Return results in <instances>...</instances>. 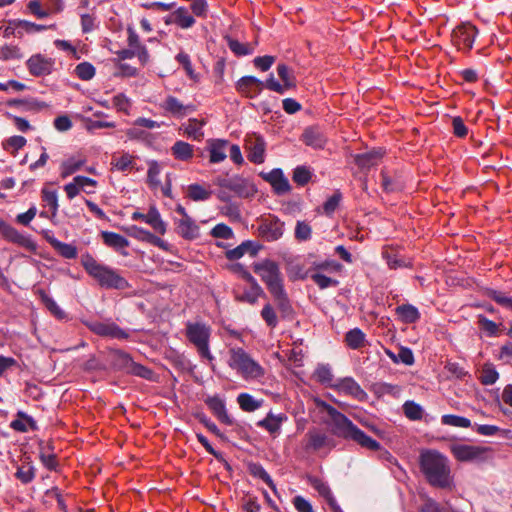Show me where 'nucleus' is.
<instances>
[{
	"label": "nucleus",
	"mask_w": 512,
	"mask_h": 512,
	"mask_svg": "<svg viewBox=\"0 0 512 512\" xmlns=\"http://www.w3.org/2000/svg\"><path fill=\"white\" fill-rule=\"evenodd\" d=\"M419 466L420 471L431 486L442 489L453 487L449 460L440 452L436 450L422 451L419 457Z\"/></svg>",
	"instance_id": "nucleus-1"
},
{
	"label": "nucleus",
	"mask_w": 512,
	"mask_h": 512,
	"mask_svg": "<svg viewBox=\"0 0 512 512\" xmlns=\"http://www.w3.org/2000/svg\"><path fill=\"white\" fill-rule=\"evenodd\" d=\"M317 407L322 412L327 413L336 430V433L345 438L356 442L362 448L370 451H378L381 445L376 440L372 439L365 432L359 429L348 417L339 412L333 406L324 401H317Z\"/></svg>",
	"instance_id": "nucleus-2"
},
{
	"label": "nucleus",
	"mask_w": 512,
	"mask_h": 512,
	"mask_svg": "<svg viewBox=\"0 0 512 512\" xmlns=\"http://www.w3.org/2000/svg\"><path fill=\"white\" fill-rule=\"evenodd\" d=\"M253 269L265 283L278 309L284 314L290 313L292 307L284 289L283 277L279 265L275 261L266 259L254 264Z\"/></svg>",
	"instance_id": "nucleus-3"
},
{
	"label": "nucleus",
	"mask_w": 512,
	"mask_h": 512,
	"mask_svg": "<svg viewBox=\"0 0 512 512\" xmlns=\"http://www.w3.org/2000/svg\"><path fill=\"white\" fill-rule=\"evenodd\" d=\"M81 265L87 274L103 288L124 290L129 287L128 281L115 269L98 262L88 253L81 256Z\"/></svg>",
	"instance_id": "nucleus-4"
},
{
	"label": "nucleus",
	"mask_w": 512,
	"mask_h": 512,
	"mask_svg": "<svg viewBox=\"0 0 512 512\" xmlns=\"http://www.w3.org/2000/svg\"><path fill=\"white\" fill-rule=\"evenodd\" d=\"M228 366L246 381H260L265 376V368L241 347L228 349Z\"/></svg>",
	"instance_id": "nucleus-5"
},
{
	"label": "nucleus",
	"mask_w": 512,
	"mask_h": 512,
	"mask_svg": "<svg viewBox=\"0 0 512 512\" xmlns=\"http://www.w3.org/2000/svg\"><path fill=\"white\" fill-rule=\"evenodd\" d=\"M212 328L203 321H188L185 324V336L188 342L196 349L200 358L212 363L214 356L210 350Z\"/></svg>",
	"instance_id": "nucleus-6"
},
{
	"label": "nucleus",
	"mask_w": 512,
	"mask_h": 512,
	"mask_svg": "<svg viewBox=\"0 0 512 512\" xmlns=\"http://www.w3.org/2000/svg\"><path fill=\"white\" fill-rule=\"evenodd\" d=\"M450 451L460 462L482 463L492 458L493 450L488 446L453 443Z\"/></svg>",
	"instance_id": "nucleus-7"
},
{
	"label": "nucleus",
	"mask_w": 512,
	"mask_h": 512,
	"mask_svg": "<svg viewBox=\"0 0 512 512\" xmlns=\"http://www.w3.org/2000/svg\"><path fill=\"white\" fill-rule=\"evenodd\" d=\"M478 29L469 22L461 23L456 26L451 34L452 44L462 52H468L472 49Z\"/></svg>",
	"instance_id": "nucleus-8"
},
{
	"label": "nucleus",
	"mask_w": 512,
	"mask_h": 512,
	"mask_svg": "<svg viewBox=\"0 0 512 512\" xmlns=\"http://www.w3.org/2000/svg\"><path fill=\"white\" fill-rule=\"evenodd\" d=\"M85 325L91 332L101 337L112 339H127L129 337V334L125 330L110 320L86 321Z\"/></svg>",
	"instance_id": "nucleus-9"
},
{
	"label": "nucleus",
	"mask_w": 512,
	"mask_h": 512,
	"mask_svg": "<svg viewBox=\"0 0 512 512\" xmlns=\"http://www.w3.org/2000/svg\"><path fill=\"white\" fill-rule=\"evenodd\" d=\"M247 158L254 164H261L265 160L266 143L262 136L252 133L245 138Z\"/></svg>",
	"instance_id": "nucleus-10"
},
{
	"label": "nucleus",
	"mask_w": 512,
	"mask_h": 512,
	"mask_svg": "<svg viewBox=\"0 0 512 512\" xmlns=\"http://www.w3.org/2000/svg\"><path fill=\"white\" fill-rule=\"evenodd\" d=\"M98 183L96 180L85 177V176H75L73 180L64 186V191L69 200L74 199L80 192H84L86 194H92L95 192Z\"/></svg>",
	"instance_id": "nucleus-11"
},
{
	"label": "nucleus",
	"mask_w": 512,
	"mask_h": 512,
	"mask_svg": "<svg viewBox=\"0 0 512 512\" xmlns=\"http://www.w3.org/2000/svg\"><path fill=\"white\" fill-rule=\"evenodd\" d=\"M55 60L42 54L32 55L26 62L27 69L32 76L43 77L50 75L54 70Z\"/></svg>",
	"instance_id": "nucleus-12"
},
{
	"label": "nucleus",
	"mask_w": 512,
	"mask_h": 512,
	"mask_svg": "<svg viewBox=\"0 0 512 512\" xmlns=\"http://www.w3.org/2000/svg\"><path fill=\"white\" fill-rule=\"evenodd\" d=\"M0 233L5 240L15 243L30 251H33L36 248L35 243L30 237L21 234L2 219H0Z\"/></svg>",
	"instance_id": "nucleus-13"
},
{
	"label": "nucleus",
	"mask_w": 512,
	"mask_h": 512,
	"mask_svg": "<svg viewBox=\"0 0 512 512\" xmlns=\"http://www.w3.org/2000/svg\"><path fill=\"white\" fill-rule=\"evenodd\" d=\"M284 223L276 217L262 221L258 227L259 235L266 241H276L283 235Z\"/></svg>",
	"instance_id": "nucleus-14"
},
{
	"label": "nucleus",
	"mask_w": 512,
	"mask_h": 512,
	"mask_svg": "<svg viewBox=\"0 0 512 512\" xmlns=\"http://www.w3.org/2000/svg\"><path fill=\"white\" fill-rule=\"evenodd\" d=\"M261 177L267 181L277 195H284L291 190L288 179L284 176L283 171L275 168L267 173H261Z\"/></svg>",
	"instance_id": "nucleus-15"
},
{
	"label": "nucleus",
	"mask_w": 512,
	"mask_h": 512,
	"mask_svg": "<svg viewBox=\"0 0 512 512\" xmlns=\"http://www.w3.org/2000/svg\"><path fill=\"white\" fill-rule=\"evenodd\" d=\"M333 388L337 392L352 396L359 401H365L368 398L367 393L351 377L340 379L335 385H333Z\"/></svg>",
	"instance_id": "nucleus-16"
},
{
	"label": "nucleus",
	"mask_w": 512,
	"mask_h": 512,
	"mask_svg": "<svg viewBox=\"0 0 512 512\" xmlns=\"http://www.w3.org/2000/svg\"><path fill=\"white\" fill-rule=\"evenodd\" d=\"M205 404L214 414V416L223 424L232 426L234 419L228 414L226 410L225 401L219 396H209L204 400Z\"/></svg>",
	"instance_id": "nucleus-17"
},
{
	"label": "nucleus",
	"mask_w": 512,
	"mask_h": 512,
	"mask_svg": "<svg viewBox=\"0 0 512 512\" xmlns=\"http://www.w3.org/2000/svg\"><path fill=\"white\" fill-rule=\"evenodd\" d=\"M216 184L233 191L240 197H247L251 192H254L253 186L248 185V182L240 177L218 178Z\"/></svg>",
	"instance_id": "nucleus-18"
},
{
	"label": "nucleus",
	"mask_w": 512,
	"mask_h": 512,
	"mask_svg": "<svg viewBox=\"0 0 512 512\" xmlns=\"http://www.w3.org/2000/svg\"><path fill=\"white\" fill-rule=\"evenodd\" d=\"M263 87L264 83L254 76H244L236 84L238 92L248 98H254L259 95Z\"/></svg>",
	"instance_id": "nucleus-19"
},
{
	"label": "nucleus",
	"mask_w": 512,
	"mask_h": 512,
	"mask_svg": "<svg viewBox=\"0 0 512 512\" xmlns=\"http://www.w3.org/2000/svg\"><path fill=\"white\" fill-rule=\"evenodd\" d=\"M288 417L284 413L274 414L269 412L266 417L257 422V426L265 429L270 435L276 437L280 434L282 424Z\"/></svg>",
	"instance_id": "nucleus-20"
},
{
	"label": "nucleus",
	"mask_w": 512,
	"mask_h": 512,
	"mask_svg": "<svg viewBox=\"0 0 512 512\" xmlns=\"http://www.w3.org/2000/svg\"><path fill=\"white\" fill-rule=\"evenodd\" d=\"M161 107L174 117H184L190 112L195 111L194 105H184L179 99L174 96H168Z\"/></svg>",
	"instance_id": "nucleus-21"
},
{
	"label": "nucleus",
	"mask_w": 512,
	"mask_h": 512,
	"mask_svg": "<svg viewBox=\"0 0 512 512\" xmlns=\"http://www.w3.org/2000/svg\"><path fill=\"white\" fill-rule=\"evenodd\" d=\"M229 142L223 139L208 140V151L210 163L216 164L223 162L227 157V148Z\"/></svg>",
	"instance_id": "nucleus-22"
},
{
	"label": "nucleus",
	"mask_w": 512,
	"mask_h": 512,
	"mask_svg": "<svg viewBox=\"0 0 512 512\" xmlns=\"http://www.w3.org/2000/svg\"><path fill=\"white\" fill-rule=\"evenodd\" d=\"M127 33L128 47L137 52V58L142 65L147 64L150 56L146 46L141 43L138 34L135 32L133 28L128 27Z\"/></svg>",
	"instance_id": "nucleus-23"
},
{
	"label": "nucleus",
	"mask_w": 512,
	"mask_h": 512,
	"mask_svg": "<svg viewBox=\"0 0 512 512\" xmlns=\"http://www.w3.org/2000/svg\"><path fill=\"white\" fill-rule=\"evenodd\" d=\"M260 249V246L254 241H244L234 249L227 250L225 256L228 260L234 261L243 257L245 254L250 256H256Z\"/></svg>",
	"instance_id": "nucleus-24"
},
{
	"label": "nucleus",
	"mask_w": 512,
	"mask_h": 512,
	"mask_svg": "<svg viewBox=\"0 0 512 512\" xmlns=\"http://www.w3.org/2000/svg\"><path fill=\"white\" fill-rule=\"evenodd\" d=\"M305 441L307 451H319L329 445L330 439L324 432L314 429L307 432Z\"/></svg>",
	"instance_id": "nucleus-25"
},
{
	"label": "nucleus",
	"mask_w": 512,
	"mask_h": 512,
	"mask_svg": "<svg viewBox=\"0 0 512 512\" xmlns=\"http://www.w3.org/2000/svg\"><path fill=\"white\" fill-rule=\"evenodd\" d=\"M176 232L186 240H193L199 235V227L191 217L181 218L175 222Z\"/></svg>",
	"instance_id": "nucleus-26"
},
{
	"label": "nucleus",
	"mask_w": 512,
	"mask_h": 512,
	"mask_svg": "<svg viewBox=\"0 0 512 512\" xmlns=\"http://www.w3.org/2000/svg\"><path fill=\"white\" fill-rule=\"evenodd\" d=\"M205 124L206 121L203 119L198 120L196 118H190L185 124H183L184 133L188 138H191L195 141H201L204 137L202 128Z\"/></svg>",
	"instance_id": "nucleus-27"
},
{
	"label": "nucleus",
	"mask_w": 512,
	"mask_h": 512,
	"mask_svg": "<svg viewBox=\"0 0 512 512\" xmlns=\"http://www.w3.org/2000/svg\"><path fill=\"white\" fill-rule=\"evenodd\" d=\"M111 165L117 171H131L136 166V158L127 152H123L119 155H113Z\"/></svg>",
	"instance_id": "nucleus-28"
},
{
	"label": "nucleus",
	"mask_w": 512,
	"mask_h": 512,
	"mask_svg": "<svg viewBox=\"0 0 512 512\" xmlns=\"http://www.w3.org/2000/svg\"><path fill=\"white\" fill-rule=\"evenodd\" d=\"M86 160L82 157H69L64 160L60 165V176L61 178H67L68 176L74 174L75 172L82 169L85 165Z\"/></svg>",
	"instance_id": "nucleus-29"
},
{
	"label": "nucleus",
	"mask_w": 512,
	"mask_h": 512,
	"mask_svg": "<svg viewBox=\"0 0 512 512\" xmlns=\"http://www.w3.org/2000/svg\"><path fill=\"white\" fill-rule=\"evenodd\" d=\"M171 153L177 160L189 161L194 156V147L185 141L179 140L171 147Z\"/></svg>",
	"instance_id": "nucleus-30"
},
{
	"label": "nucleus",
	"mask_w": 512,
	"mask_h": 512,
	"mask_svg": "<svg viewBox=\"0 0 512 512\" xmlns=\"http://www.w3.org/2000/svg\"><path fill=\"white\" fill-rule=\"evenodd\" d=\"M145 223L160 235H164L166 233V223L162 220L161 215L155 206H151L148 209Z\"/></svg>",
	"instance_id": "nucleus-31"
},
{
	"label": "nucleus",
	"mask_w": 512,
	"mask_h": 512,
	"mask_svg": "<svg viewBox=\"0 0 512 512\" xmlns=\"http://www.w3.org/2000/svg\"><path fill=\"white\" fill-rule=\"evenodd\" d=\"M101 237L105 245L118 251L126 249L129 246V241L115 232L103 231Z\"/></svg>",
	"instance_id": "nucleus-32"
},
{
	"label": "nucleus",
	"mask_w": 512,
	"mask_h": 512,
	"mask_svg": "<svg viewBox=\"0 0 512 512\" xmlns=\"http://www.w3.org/2000/svg\"><path fill=\"white\" fill-rule=\"evenodd\" d=\"M17 419L10 423V427L17 432H27L29 429L36 430L37 425L32 417L28 416L22 411L17 413Z\"/></svg>",
	"instance_id": "nucleus-33"
},
{
	"label": "nucleus",
	"mask_w": 512,
	"mask_h": 512,
	"mask_svg": "<svg viewBox=\"0 0 512 512\" xmlns=\"http://www.w3.org/2000/svg\"><path fill=\"white\" fill-rule=\"evenodd\" d=\"M383 154L381 150H372L355 156V163L361 168H370L377 165Z\"/></svg>",
	"instance_id": "nucleus-34"
},
{
	"label": "nucleus",
	"mask_w": 512,
	"mask_h": 512,
	"mask_svg": "<svg viewBox=\"0 0 512 512\" xmlns=\"http://www.w3.org/2000/svg\"><path fill=\"white\" fill-rule=\"evenodd\" d=\"M8 106L16 107L22 112H38L48 108V104L39 101H26V100H11L8 102Z\"/></svg>",
	"instance_id": "nucleus-35"
},
{
	"label": "nucleus",
	"mask_w": 512,
	"mask_h": 512,
	"mask_svg": "<svg viewBox=\"0 0 512 512\" xmlns=\"http://www.w3.org/2000/svg\"><path fill=\"white\" fill-rule=\"evenodd\" d=\"M400 320L406 324L415 323L420 318L418 309L410 304H403L396 308Z\"/></svg>",
	"instance_id": "nucleus-36"
},
{
	"label": "nucleus",
	"mask_w": 512,
	"mask_h": 512,
	"mask_svg": "<svg viewBox=\"0 0 512 512\" xmlns=\"http://www.w3.org/2000/svg\"><path fill=\"white\" fill-rule=\"evenodd\" d=\"M261 294H263L262 288L259 284H255L254 286H250L248 289H244L243 291L237 290L236 299L241 302L255 304Z\"/></svg>",
	"instance_id": "nucleus-37"
},
{
	"label": "nucleus",
	"mask_w": 512,
	"mask_h": 512,
	"mask_svg": "<svg viewBox=\"0 0 512 512\" xmlns=\"http://www.w3.org/2000/svg\"><path fill=\"white\" fill-rule=\"evenodd\" d=\"M174 24L182 29H188L195 24V19L186 8L179 7L174 11Z\"/></svg>",
	"instance_id": "nucleus-38"
},
{
	"label": "nucleus",
	"mask_w": 512,
	"mask_h": 512,
	"mask_svg": "<svg viewBox=\"0 0 512 512\" xmlns=\"http://www.w3.org/2000/svg\"><path fill=\"white\" fill-rule=\"evenodd\" d=\"M239 407L245 412H254L262 406L261 400H256L248 393H241L237 397Z\"/></svg>",
	"instance_id": "nucleus-39"
},
{
	"label": "nucleus",
	"mask_w": 512,
	"mask_h": 512,
	"mask_svg": "<svg viewBox=\"0 0 512 512\" xmlns=\"http://www.w3.org/2000/svg\"><path fill=\"white\" fill-rule=\"evenodd\" d=\"M303 141L312 147L321 148L325 143L322 133L316 128H307L303 133Z\"/></svg>",
	"instance_id": "nucleus-40"
},
{
	"label": "nucleus",
	"mask_w": 512,
	"mask_h": 512,
	"mask_svg": "<svg viewBox=\"0 0 512 512\" xmlns=\"http://www.w3.org/2000/svg\"><path fill=\"white\" fill-rule=\"evenodd\" d=\"M39 296L45 307L50 311V313L59 320L66 318L65 312L58 306V304L51 298L49 295L45 293V291H39Z\"/></svg>",
	"instance_id": "nucleus-41"
},
{
	"label": "nucleus",
	"mask_w": 512,
	"mask_h": 512,
	"mask_svg": "<svg viewBox=\"0 0 512 512\" xmlns=\"http://www.w3.org/2000/svg\"><path fill=\"white\" fill-rule=\"evenodd\" d=\"M53 501L56 502L60 511L66 512L65 500L58 487H52L51 489H48L44 494V503L46 505H52Z\"/></svg>",
	"instance_id": "nucleus-42"
},
{
	"label": "nucleus",
	"mask_w": 512,
	"mask_h": 512,
	"mask_svg": "<svg viewBox=\"0 0 512 512\" xmlns=\"http://www.w3.org/2000/svg\"><path fill=\"white\" fill-rule=\"evenodd\" d=\"M499 378V373L497 372L495 366L491 363H485L481 370L479 379L482 384L484 385H492L494 384Z\"/></svg>",
	"instance_id": "nucleus-43"
},
{
	"label": "nucleus",
	"mask_w": 512,
	"mask_h": 512,
	"mask_svg": "<svg viewBox=\"0 0 512 512\" xmlns=\"http://www.w3.org/2000/svg\"><path fill=\"white\" fill-rule=\"evenodd\" d=\"M42 201L46 206L49 207L52 215H56L58 211V193L57 190L51 189L49 187H44L41 191Z\"/></svg>",
	"instance_id": "nucleus-44"
},
{
	"label": "nucleus",
	"mask_w": 512,
	"mask_h": 512,
	"mask_svg": "<svg viewBox=\"0 0 512 512\" xmlns=\"http://www.w3.org/2000/svg\"><path fill=\"white\" fill-rule=\"evenodd\" d=\"M345 342L351 349H359L364 346L365 334L358 328H354L346 333Z\"/></svg>",
	"instance_id": "nucleus-45"
},
{
	"label": "nucleus",
	"mask_w": 512,
	"mask_h": 512,
	"mask_svg": "<svg viewBox=\"0 0 512 512\" xmlns=\"http://www.w3.org/2000/svg\"><path fill=\"white\" fill-rule=\"evenodd\" d=\"M277 73L283 82L286 90L294 88L296 86V79L292 70L285 64H279L277 66Z\"/></svg>",
	"instance_id": "nucleus-46"
},
{
	"label": "nucleus",
	"mask_w": 512,
	"mask_h": 512,
	"mask_svg": "<svg viewBox=\"0 0 512 512\" xmlns=\"http://www.w3.org/2000/svg\"><path fill=\"white\" fill-rule=\"evenodd\" d=\"M187 195L193 201H205L211 196V191L199 184H191L188 186Z\"/></svg>",
	"instance_id": "nucleus-47"
},
{
	"label": "nucleus",
	"mask_w": 512,
	"mask_h": 512,
	"mask_svg": "<svg viewBox=\"0 0 512 512\" xmlns=\"http://www.w3.org/2000/svg\"><path fill=\"white\" fill-rule=\"evenodd\" d=\"M4 116L6 119L10 120L13 123L15 129L18 130L19 132L26 133L34 130V127L26 118L14 115L9 111L5 112Z\"/></svg>",
	"instance_id": "nucleus-48"
},
{
	"label": "nucleus",
	"mask_w": 512,
	"mask_h": 512,
	"mask_svg": "<svg viewBox=\"0 0 512 512\" xmlns=\"http://www.w3.org/2000/svg\"><path fill=\"white\" fill-rule=\"evenodd\" d=\"M441 423L443 425L461 427V428H469L472 426L471 421L463 416L446 414L441 417Z\"/></svg>",
	"instance_id": "nucleus-49"
},
{
	"label": "nucleus",
	"mask_w": 512,
	"mask_h": 512,
	"mask_svg": "<svg viewBox=\"0 0 512 512\" xmlns=\"http://www.w3.org/2000/svg\"><path fill=\"white\" fill-rule=\"evenodd\" d=\"M53 248L66 259H75L77 257V248L68 243H63L59 240H54Z\"/></svg>",
	"instance_id": "nucleus-50"
},
{
	"label": "nucleus",
	"mask_w": 512,
	"mask_h": 512,
	"mask_svg": "<svg viewBox=\"0 0 512 512\" xmlns=\"http://www.w3.org/2000/svg\"><path fill=\"white\" fill-rule=\"evenodd\" d=\"M487 295L501 307L512 311V296H508L501 291L493 289L489 290Z\"/></svg>",
	"instance_id": "nucleus-51"
},
{
	"label": "nucleus",
	"mask_w": 512,
	"mask_h": 512,
	"mask_svg": "<svg viewBox=\"0 0 512 512\" xmlns=\"http://www.w3.org/2000/svg\"><path fill=\"white\" fill-rule=\"evenodd\" d=\"M75 75L83 80V81H89L95 76V68L94 66L89 62H82L79 63L75 67Z\"/></svg>",
	"instance_id": "nucleus-52"
},
{
	"label": "nucleus",
	"mask_w": 512,
	"mask_h": 512,
	"mask_svg": "<svg viewBox=\"0 0 512 512\" xmlns=\"http://www.w3.org/2000/svg\"><path fill=\"white\" fill-rule=\"evenodd\" d=\"M26 143L27 140L25 139V137L20 135H14L5 140V142L3 143V147L6 151L14 154L18 150L22 149L26 145Z\"/></svg>",
	"instance_id": "nucleus-53"
},
{
	"label": "nucleus",
	"mask_w": 512,
	"mask_h": 512,
	"mask_svg": "<svg viewBox=\"0 0 512 512\" xmlns=\"http://www.w3.org/2000/svg\"><path fill=\"white\" fill-rule=\"evenodd\" d=\"M228 47L229 49L236 55V56H245L252 54L253 48L247 44V43H241L238 40L228 38L227 39Z\"/></svg>",
	"instance_id": "nucleus-54"
},
{
	"label": "nucleus",
	"mask_w": 512,
	"mask_h": 512,
	"mask_svg": "<svg viewBox=\"0 0 512 512\" xmlns=\"http://www.w3.org/2000/svg\"><path fill=\"white\" fill-rule=\"evenodd\" d=\"M250 472L254 475L262 479L271 489L277 494L276 485L274 484L270 475L266 472V470L260 464H252L250 466Z\"/></svg>",
	"instance_id": "nucleus-55"
},
{
	"label": "nucleus",
	"mask_w": 512,
	"mask_h": 512,
	"mask_svg": "<svg viewBox=\"0 0 512 512\" xmlns=\"http://www.w3.org/2000/svg\"><path fill=\"white\" fill-rule=\"evenodd\" d=\"M403 410L405 416L410 420H420L423 416L422 407L413 401L405 402L403 405Z\"/></svg>",
	"instance_id": "nucleus-56"
},
{
	"label": "nucleus",
	"mask_w": 512,
	"mask_h": 512,
	"mask_svg": "<svg viewBox=\"0 0 512 512\" xmlns=\"http://www.w3.org/2000/svg\"><path fill=\"white\" fill-rule=\"evenodd\" d=\"M112 103L117 111L129 115L131 109V101L126 95L122 93L115 95L113 97Z\"/></svg>",
	"instance_id": "nucleus-57"
},
{
	"label": "nucleus",
	"mask_w": 512,
	"mask_h": 512,
	"mask_svg": "<svg viewBox=\"0 0 512 512\" xmlns=\"http://www.w3.org/2000/svg\"><path fill=\"white\" fill-rule=\"evenodd\" d=\"M261 317L270 328H275L278 324L276 312L271 304L264 305L261 311Z\"/></svg>",
	"instance_id": "nucleus-58"
},
{
	"label": "nucleus",
	"mask_w": 512,
	"mask_h": 512,
	"mask_svg": "<svg viewBox=\"0 0 512 512\" xmlns=\"http://www.w3.org/2000/svg\"><path fill=\"white\" fill-rule=\"evenodd\" d=\"M22 54L20 48L14 45H6L0 48V60L20 59Z\"/></svg>",
	"instance_id": "nucleus-59"
},
{
	"label": "nucleus",
	"mask_w": 512,
	"mask_h": 512,
	"mask_svg": "<svg viewBox=\"0 0 512 512\" xmlns=\"http://www.w3.org/2000/svg\"><path fill=\"white\" fill-rule=\"evenodd\" d=\"M311 179V172L304 166H298L293 172V181L298 185L304 186Z\"/></svg>",
	"instance_id": "nucleus-60"
},
{
	"label": "nucleus",
	"mask_w": 512,
	"mask_h": 512,
	"mask_svg": "<svg viewBox=\"0 0 512 512\" xmlns=\"http://www.w3.org/2000/svg\"><path fill=\"white\" fill-rule=\"evenodd\" d=\"M311 226L305 221H298L295 227V237L299 241H307L311 238Z\"/></svg>",
	"instance_id": "nucleus-61"
},
{
	"label": "nucleus",
	"mask_w": 512,
	"mask_h": 512,
	"mask_svg": "<svg viewBox=\"0 0 512 512\" xmlns=\"http://www.w3.org/2000/svg\"><path fill=\"white\" fill-rule=\"evenodd\" d=\"M211 236L214 238L228 240L234 236V233L228 225H226L224 223H219L212 228Z\"/></svg>",
	"instance_id": "nucleus-62"
},
{
	"label": "nucleus",
	"mask_w": 512,
	"mask_h": 512,
	"mask_svg": "<svg viewBox=\"0 0 512 512\" xmlns=\"http://www.w3.org/2000/svg\"><path fill=\"white\" fill-rule=\"evenodd\" d=\"M220 213L228 217L232 221H239L241 219V212L238 205L234 203H226L220 208Z\"/></svg>",
	"instance_id": "nucleus-63"
},
{
	"label": "nucleus",
	"mask_w": 512,
	"mask_h": 512,
	"mask_svg": "<svg viewBox=\"0 0 512 512\" xmlns=\"http://www.w3.org/2000/svg\"><path fill=\"white\" fill-rule=\"evenodd\" d=\"M387 354L393 359L395 362H402L406 365H412L414 363V356L412 351L409 348L401 347L397 357H395L392 353L387 352Z\"/></svg>",
	"instance_id": "nucleus-64"
}]
</instances>
